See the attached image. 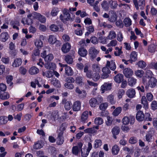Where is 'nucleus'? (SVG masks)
<instances>
[{
    "instance_id": "423d86ee",
    "label": "nucleus",
    "mask_w": 157,
    "mask_h": 157,
    "mask_svg": "<svg viewBox=\"0 0 157 157\" xmlns=\"http://www.w3.org/2000/svg\"><path fill=\"white\" fill-rule=\"evenodd\" d=\"M62 104L64 105V107L65 110H69L72 107V103L70 101H68L65 98L63 99L62 102Z\"/></svg>"
},
{
    "instance_id": "a19ab883",
    "label": "nucleus",
    "mask_w": 157,
    "mask_h": 157,
    "mask_svg": "<svg viewBox=\"0 0 157 157\" xmlns=\"http://www.w3.org/2000/svg\"><path fill=\"white\" fill-rule=\"evenodd\" d=\"M87 32L85 33V35L86 36H88L91 33L93 32L94 30V28L92 26H90L87 27Z\"/></svg>"
},
{
    "instance_id": "49530a36",
    "label": "nucleus",
    "mask_w": 157,
    "mask_h": 157,
    "mask_svg": "<svg viewBox=\"0 0 157 157\" xmlns=\"http://www.w3.org/2000/svg\"><path fill=\"white\" fill-rule=\"evenodd\" d=\"M116 36V35L115 32L113 31H111L109 33L108 38L111 40L115 38Z\"/></svg>"
},
{
    "instance_id": "7ed1b4c3",
    "label": "nucleus",
    "mask_w": 157,
    "mask_h": 157,
    "mask_svg": "<svg viewBox=\"0 0 157 157\" xmlns=\"http://www.w3.org/2000/svg\"><path fill=\"white\" fill-rule=\"evenodd\" d=\"M63 15L62 14L60 16V18L63 21H67L71 19V17L68 11L66 9H64L63 11Z\"/></svg>"
},
{
    "instance_id": "b1692460",
    "label": "nucleus",
    "mask_w": 157,
    "mask_h": 157,
    "mask_svg": "<svg viewBox=\"0 0 157 157\" xmlns=\"http://www.w3.org/2000/svg\"><path fill=\"white\" fill-rule=\"evenodd\" d=\"M21 59V58L15 59L12 64V66L14 67H17L21 65L22 63Z\"/></svg>"
},
{
    "instance_id": "37998d69",
    "label": "nucleus",
    "mask_w": 157,
    "mask_h": 157,
    "mask_svg": "<svg viewBox=\"0 0 157 157\" xmlns=\"http://www.w3.org/2000/svg\"><path fill=\"white\" fill-rule=\"evenodd\" d=\"M102 145V141L99 139H97L95 140L94 145V147L97 148L101 146Z\"/></svg>"
},
{
    "instance_id": "dca6fc26",
    "label": "nucleus",
    "mask_w": 157,
    "mask_h": 157,
    "mask_svg": "<svg viewBox=\"0 0 157 157\" xmlns=\"http://www.w3.org/2000/svg\"><path fill=\"white\" fill-rule=\"evenodd\" d=\"M71 45L68 43H67L63 45L61 49L62 52L64 53L68 52L71 49Z\"/></svg>"
},
{
    "instance_id": "5fc2aeb1",
    "label": "nucleus",
    "mask_w": 157,
    "mask_h": 157,
    "mask_svg": "<svg viewBox=\"0 0 157 157\" xmlns=\"http://www.w3.org/2000/svg\"><path fill=\"white\" fill-rule=\"evenodd\" d=\"M95 124H101L103 122V121L102 118L101 117L96 118L94 120Z\"/></svg>"
},
{
    "instance_id": "864d4df0",
    "label": "nucleus",
    "mask_w": 157,
    "mask_h": 157,
    "mask_svg": "<svg viewBox=\"0 0 157 157\" xmlns=\"http://www.w3.org/2000/svg\"><path fill=\"white\" fill-rule=\"evenodd\" d=\"M144 72L142 70H138L135 72V74L137 77H142L144 74Z\"/></svg>"
},
{
    "instance_id": "1a4fd4ad",
    "label": "nucleus",
    "mask_w": 157,
    "mask_h": 157,
    "mask_svg": "<svg viewBox=\"0 0 157 157\" xmlns=\"http://www.w3.org/2000/svg\"><path fill=\"white\" fill-rule=\"evenodd\" d=\"M111 83H104L101 86V90L102 93H104L105 91L110 90L111 89Z\"/></svg>"
},
{
    "instance_id": "0eeeda50",
    "label": "nucleus",
    "mask_w": 157,
    "mask_h": 157,
    "mask_svg": "<svg viewBox=\"0 0 157 157\" xmlns=\"http://www.w3.org/2000/svg\"><path fill=\"white\" fill-rule=\"evenodd\" d=\"M75 92L77 94L78 96L81 98H83L86 97V93L84 90H81L78 87H77L75 89Z\"/></svg>"
},
{
    "instance_id": "09e8293b",
    "label": "nucleus",
    "mask_w": 157,
    "mask_h": 157,
    "mask_svg": "<svg viewBox=\"0 0 157 157\" xmlns=\"http://www.w3.org/2000/svg\"><path fill=\"white\" fill-rule=\"evenodd\" d=\"M138 66L141 68H144L146 66L147 64L143 60L139 61L137 64Z\"/></svg>"
},
{
    "instance_id": "338daca9",
    "label": "nucleus",
    "mask_w": 157,
    "mask_h": 157,
    "mask_svg": "<svg viewBox=\"0 0 157 157\" xmlns=\"http://www.w3.org/2000/svg\"><path fill=\"white\" fill-rule=\"evenodd\" d=\"M79 150V149L78 146H74L72 149V153L75 155H77L78 153Z\"/></svg>"
},
{
    "instance_id": "20e7f679",
    "label": "nucleus",
    "mask_w": 157,
    "mask_h": 157,
    "mask_svg": "<svg viewBox=\"0 0 157 157\" xmlns=\"http://www.w3.org/2000/svg\"><path fill=\"white\" fill-rule=\"evenodd\" d=\"M98 52L94 47H91L89 50V55L92 60H93L98 54Z\"/></svg>"
},
{
    "instance_id": "a878e982",
    "label": "nucleus",
    "mask_w": 157,
    "mask_h": 157,
    "mask_svg": "<svg viewBox=\"0 0 157 157\" xmlns=\"http://www.w3.org/2000/svg\"><path fill=\"white\" fill-rule=\"evenodd\" d=\"M120 151L119 147L117 145L113 146L112 149V153L114 155H116L118 154Z\"/></svg>"
},
{
    "instance_id": "ea45409f",
    "label": "nucleus",
    "mask_w": 157,
    "mask_h": 157,
    "mask_svg": "<svg viewBox=\"0 0 157 157\" xmlns=\"http://www.w3.org/2000/svg\"><path fill=\"white\" fill-rule=\"evenodd\" d=\"M52 84L57 87H60L61 86L60 82L56 79H52L51 82Z\"/></svg>"
},
{
    "instance_id": "39448f33",
    "label": "nucleus",
    "mask_w": 157,
    "mask_h": 157,
    "mask_svg": "<svg viewBox=\"0 0 157 157\" xmlns=\"http://www.w3.org/2000/svg\"><path fill=\"white\" fill-rule=\"evenodd\" d=\"M62 67H65V74L68 76H71L73 74V71L72 68L67 64H61Z\"/></svg>"
},
{
    "instance_id": "4468645a",
    "label": "nucleus",
    "mask_w": 157,
    "mask_h": 157,
    "mask_svg": "<svg viewBox=\"0 0 157 157\" xmlns=\"http://www.w3.org/2000/svg\"><path fill=\"white\" fill-rule=\"evenodd\" d=\"M98 126L96 125L94 126L91 128H89L84 130V131L85 133H89L93 134L97 132V130L95 129H98Z\"/></svg>"
},
{
    "instance_id": "2f4dec72",
    "label": "nucleus",
    "mask_w": 157,
    "mask_h": 157,
    "mask_svg": "<svg viewBox=\"0 0 157 157\" xmlns=\"http://www.w3.org/2000/svg\"><path fill=\"white\" fill-rule=\"evenodd\" d=\"M123 22L124 26L127 27L132 25V21L128 17L125 18Z\"/></svg>"
},
{
    "instance_id": "a18cd8bd",
    "label": "nucleus",
    "mask_w": 157,
    "mask_h": 157,
    "mask_svg": "<svg viewBox=\"0 0 157 157\" xmlns=\"http://www.w3.org/2000/svg\"><path fill=\"white\" fill-rule=\"evenodd\" d=\"M130 58L132 61H135L137 59V54L135 52H132L130 54Z\"/></svg>"
},
{
    "instance_id": "c9c22d12",
    "label": "nucleus",
    "mask_w": 157,
    "mask_h": 157,
    "mask_svg": "<svg viewBox=\"0 0 157 157\" xmlns=\"http://www.w3.org/2000/svg\"><path fill=\"white\" fill-rule=\"evenodd\" d=\"M153 133V131H150L148 132L147 133L146 136V141L150 142L152 139V135Z\"/></svg>"
},
{
    "instance_id": "cd10ccee",
    "label": "nucleus",
    "mask_w": 157,
    "mask_h": 157,
    "mask_svg": "<svg viewBox=\"0 0 157 157\" xmlns=\"http://www.w3.org/2000/svg\"><path fill=\"white\" fill-rule=\"evenodd\" d=\"M45 68L47 69L53 70L56 67V65L54 63H47L44 65Z\"/></svg>"
},
{
    "instance_id": "8fccbe9b",
    "label": "nucleus",
    "mask_w": 157,
    "mask_h": 157,
    "mask_svg": "<svg viewBox=\"0 0 157 157\" xmlns=\"http://www.w3.org/2000/svg\"><path fill=\"white\" fill-rule=\"evenodd\" d=\"M107 101H109L112 104H114L115 102V101L114 99V96L112 94L109 95L107 97Z\"/></svg>"
},
{
    "instance_id": "aec40b11",
    "label": "nucleus",
    "mask_w": 157,
    "mask_h": 157,
    "mask_svg": "<svg viewBox=\"0 0 157 157\" xmlns=\"http://www.w3.org/2000/svg\"><path fill=\"white\" fill-rule=\"evenodd\" d=\"M9 37V36L7 32L2 33L0 35V40L3 42H6Z\"/></svg>"
},
{
    "instance_id": "13d9d810",
    "label": "nucleus",
    "mask_w": 157,
    "mask_h": 157,
    "mask_svg": "<svg viewBox=\"0 0 157 157\" xmlns=\"http://www.w3.org/2000/svg\"><path fill=\"white\" fill-rule=\"evenodd\" d=\"M101 5L104 9L106 10H108L109 7L107 1H103L101 4Z\"/></svg>"
},
{
    "instance_id": "4c0bfd02",
    "label": "nucleus",
    "mask_w": 157,
    "mask_h": 157,
    "mask_svg": "<svg viewBox=\"0 0 157 157\" xmlns=\"http://www.w3.org/2000/svg\"><path fill=\"white\" fill-rule=\"evenodd\" d=\"M34 42L35 46L38 48H40L43 46V42L40 39H36Z\"/></svg>"
},
{
    "instance_id": "4be33fe9",
    "label": "nucleus",
    "mask_w": 157,
    "mask_h": 157,
    "mask_svg": "<svg viewBox=\"0 0 157 157\" xmlns=\"http://www.w3.org/2000/svg\"><path fill=\"white\" fill-rule=\"evenodd\" d=\"M88 116V112L87 111H85L83 113L81 116V121L85 123L86 122Z\"/></svg>"
},
{
    "instance_id": "f257e3e1",
    "label": "nucleus",
    "mask_w": 157,
    "mask_h": 157,
    "mask_svg": "<svg viewBox=\"0 0 157 157\" xmlns=\"http://www.w3.org/2000/svg\"><path fill=\"white\" fill-rule=\"evenodd\" d=\"M92 70H89V66L88 64H85L84 68V72L86 73V77L90 78H92L95 82L98 81L100 78L99 72L100 71V68L98 65L94 64L92 66Z\"/></svg>"
},
{
    "instance_id": "e433bc0d",
    "label": "nucleus",
    "mask_w": 157,
    "mask_h": 157,
    "mask_svg": "<svg viewBox=\"0 0 157 157\" xmlns=\"http://www.w3.org/2000/svg\"><path fill=\"white\" fill-rule=\"evenodd\" d=\"M56 37L53 35H50L49 36L48 41L51 44H53L56 41Z\"/></svg>"
},
{
    "instance_id": "c03bdc74",
    "label": "nucleus",
    "mask_w": 157,
    "mask_h": 157,
    "mask_svg": "<svg viewBox=\"0 0 157 157\" xmlns=\"http://www.w3.org/2000/svg\"><path fill=\"white\" fill-rule=\"evenodd\" d=\"M44 59L46 62L48 63L50 62L53 59V56L52 54H49L44 57Z\"/></svg>"
},
{
    "instance_id": "6ab92c4d",
    "label": "nucleus",
    "mask_w": 157,
    "mask_h": 157,
    "mask_svg": "<svg viewBox=\"0 0 157 157\" xmlns=\"http://www.w3.org/2000/svg\"><path fill=\"white\" fill-rule=\"evenodd\" d=\"M136 119L138 121H142L144 119V115L142 111H138L136 114Z\"/></svg>"
},
{
    "instance_id": "e2e57ef3",
    "label": "nucleus",
    "mask_w": 157,
    "mask_h": 157,
    "mask_svg": "<svg viewBox=\"0 0 157 157\" xmlns=\"http://www.w3.org/2000/svg\"><path fill=\"white\" fill-rule=\"evenodd\" d=\"M58 113L57 111L52 112L51 114V118L54 120L56 118H58L59 116Z\"/></svg>"
},
{
    "instance_id": "9b49d317",
    "label": "nucleus",
    "mask_w": 157,
    "mask_h": 157,
    "mask_svg": "<svg viewBox=\"0 0 157 157\" xmlns=\"http://www.w3.org/2000/svg\"><path fill=\"white\" fill-rule=\"evenodd\" d=\"M111 15L108 19V20L111 22H115L117 19V16L115 12L113 10L110 11Z\"/></svg>"
},
{
    "instance_id": "ddd939ff",
    "label": "nucleus",
    "mask_w": 157,
    "mask_h": 157,
    "mask_svg": "<svg viewBox=\"0 0 157 157\" xmlns=\"http://www.w3.org/2000/svg\"><path fill=\"white\" fill-rule=\"evenodd\" d=\"M81 107V102L79 101H77L74 102L72 106V109L75 111H78L79 110Z\"/></svg>"
},
{
    "instance_id": "c756f323",
    "label": "nucleus",
    "mask_w": 157,
    "mask_h": 157,
    "mask_svg": "<svg viewBox=\"0 0 157 157\" xmlns=\"http://www.w3.org/2000/svg\"><path fill=\"white\" fill-rule=\"evenodd\" d=\"M75 80V83L78 85L82 86L83 84V78L82 76H78L76 78Z\"/></svg>"
},
{
    "instance_id": "f8f14e48",
    "label": "nucleus",
    "mask_w": 157,
    "mask_h": 157,
    "mask_svg": "<svg viewBox=\"0 0 157 157\" xmlns=\"http://www.w3.org/2000/svg\"><path fill=\"white\" fill-rule=\"evenodd\" d=\"M105 67H107L112 71H114L116 68V65L115 62L113 60L110 61H107Z\"/></svg>"
},
{
    "instance_id": "f704fd0d",
    "label": "nucleus",
    "mask_w": 157,
    "mask_h": 157,
    "mask_svg": "<svg viewBox=\"0 0 157 157\" xmlns=\"http://www.w3.org/2000/svg\"><path fill=\"white\" fill-rule=\"evenodd\" d=\"M65 60L67 63L69 64L72 63L73 62L72 56L69 55H67L65 57Z\"/></svg>"
},
{
    "instance_id": "412c9836",
    "label": "nucleus",
    "mask_w": 157,
    "mask_h": 157,
    "mask_svg": "<svg viewBox=\"0 0 157 157\" xmlns=\"http://www.w3.org/2000/svg\"><path fill=\"white\" fill-rule=\"evenodd\" d=\"M114 79L117 83H120L123 80V75L122 74H118L114 77Z\"/></svg>"
},
{
    "instance_id": "0e129e2a",
    "label": "nucleus",
    "mask_w": 157,
    "mask_h": 157,
    "mask_svg": "<svg viewBox=\"0 0 157 157\" xmlns=\"http://www.w3.org/2000/svg\"><path fill=\"white\" fill-rule=\"evenodd\" d=\"M58 12L59 10L57 8H53L52 10L51 14L53 17L57 15Z\"/></svg>"
},
{
    "instance_id": "9d476101",
    "label": "nucleus",
    "mask_w": 157,
    "mask_h": 157,
    "mask_svg": "<svg viewBox=\"0 0 157 157\" xmlns=\"http://www.w3.org/2000/svg\"><path fill=\"white\" fill-rule=\"evenodd\" d=\"M123 74L125 77L129 78L132 76L133 74V72L130 68H126L123 70Z\"/></svg>"
},
{
    "instance_id": "a211bd4d",
    "label": "nucleus",
    "mask_w": 157,
    "mask_h": 157,
    "mask_svg": "<svg viewBox=\"0 0 157 157\" xmlns=\"http://www.w3.org/2000/svg\"><path fill=\"white\" fill-rule=\"evenodd\" d=\"M88 147L86 150V153L84 152L83 153L82 150H81V155L83 157H86L88 155L90 150L92 148V145L91 144L90 142L88 143Z\"/></svg>"
},
{
    "instance_id": "58836bf2",
    "label": "nucleus",
    "mask_w": 157,
    "mask_h": 157,
    "mask_svg": "<svg viewBox=\"0 0 157 157\" xmlns=\"http://www.w3.org/2000/svg\"><path fill=\"white\" fill-rule=\"evenodd\" d=\"M109 4L110 8L112 9H115L117 7L118 4L116 1H113V0H110L109 2Z\"/></svg>"
},
{
    "instance_id": "7c9ffc66",
    "label": "nucleus",
    "mask_w": 157,
    "mask_h": 157,
    "mask_svg": "<svg viewBox=\"0 0 157 157\" xmlns=\"http://www.w3.org/2000/svg\"><path fill=\"white\" fill-rule=\"evenodd\" d=\"M10 98V95L7 92H3L2 93L0 91V98L2 100H6Z\"/></svg>"
},
{
    "instance_id": "6e6d98bb",
    "label": "nucleus",
    "mask_w": 157,
    "mask_h": 157,
    "mask_svg": "<svg viewBox=\"0 0 157 157\" xmlns=\"http://www.w3.org/2000/svg\"><path fill=\"white\" fill-rule=\"evenodd\" d=\"M7 118L5 116L0 117V123L1 124H5L7 123Z\"/></svg>"
},
{
    "instance_id": "bf43d9fd",
    "label": "nucleus",
    "mask_w": 157,
    "mask_h": 157,
    "mask_svg": "<svg viewBox=\"0 0 157 157\" xmlns=\"http://www.w3.org/2000/svg\"><path fill=\"white\" fill-rule=\"evenodd\" d=\"M108 106V103L107 102L103 103L100 104L99 106L101 110H105Z\"/></svg>"
},
{
    "instance_id": "f3484780",
    "label": "nucleus",
    "mask_w": 157,
    "mask_h": 157,
    "mask_svg": "<svg viewBox=\"0 0 157 157\" xmlns=\"http://www.w3.org/2000/svg\"><path fill=\"white\" fill-rule=\"evenodd\" d=\"M127 96L129 98H134L136 94V92L134 89L132 88L129 89L126 93Z\"/></svg>"
},
{
    "instance_id": "69168bd1",
    "label": "nucleus",
    "mask_w": 157,
    "mask_h": 157,
    "mask_svg": "<svg viewBox=\"0 0 157 157\" xmlns=\"http://www.w3.org/2000/svg\"><path fill=\"white\" fill-rule=\"evenodd\" d=\"M65 81L66 82V83H72L74 82L75 80L72 77H67L66 78Z\"/></svg>"
},
{
    "instance_id": "774afa93",
    "label": "nucleus",
    "mask_w": 157,
    "mask_h": 157,
    "mask_svg": "<svg viewBox=\"0 0 157 157\" xmlns=\"http://www.w3.org/2000/svg\"><path fill=\"white\" fill-rule=\"evenodd\" d=\"M151 107L152 109L154 110L157 109V101H153L151 103Z\"/></svg>"
},
{
    "instance_id": "6e6552de",
    "label": "nucleus",
    "mask_w": 157,
    "mask_h": 157,
    "mask_svg": "<svg viewBox=\"0 0 157 157\" xmlns=\"http://www.w3.org/2000/svg\"><path fill=\"white\" fill-rule=\"evenodd\" d=\"M63 132L61 131L58 133L56 142L57 144L58 145L62 144L64 141V139L63 137Z\"/></svg>"
},
{
    "instance_id": "72a5a7b5",
    "label": "nucleus",
    "mask_w": 157,
    "mask_h": 157,
    "mask_svg": "<svg viewBox=\"0 0 157 157\" xmlns=\"http://www.w3.org/2000/svg\"><path fill=\"white\" fill-rule=\"evenodd\" d=\"M120 132V128L119 127L116 126L114 127L112 130V132L113 135H117Z\"/></svg>"
},
{
    "instance_id": "4d7b16f0",
    "label": "nucleus",
    "mask_w": 157,
    "mask_h": 157,
    "mask_svg": "<svg viewBox=\"0 0 157 157\" xmlns=\"http://www.w3.org/2000/svg\"><path fill=\"white\" fill-rule=\"evenodd\" d=\"M156 49V46L154 44H151L148 46V50L151 52L154 53L155 52Z\"/></svg>"
},
{
    "instance_id": "79ce46f5",
    "label": "nucleus",
    "mask_w": 157,
    "mask_h": 157,
    "mask_svg": "<svg viewBox=\"0 0 157 157\" xmlns=\"http://www.w3.org/2000/svg\"><path fill=\"white\" fill-rule=\"evenodd\" d=\"M136 79L133 77L130 78L128 79V84L131 86H132L136 83Z\"/></svg>"
},
{
    "instance_id": "3c124183",
    "label": "nucleus",
    "mask_w": 157,
    "mask_h": 157,
    "mask_svg": "<svg viewBox=\"0 0 157 157\" xmlns=\"http://www.w3.org/2000/svg\"><path fill=\"white\" fill-rule=\"evenodd\" d=\"M7 82L8 84H9L10 86H11L13 83L12 81L13 79V76L11 75H8L6 77Z\"/></svg>"
},
{
    "instance_id": "052dcab7",
    "label": "nucleus",
    "mask_w": 157,
    "mask_h": 157,
    "mask_svg": "<svg viewBox=\"0 0 157 157\" xmlns=\"http://www.w3.org/2000/svg\"><path fill=\"white\" fill-rule=\"evenodd\" d=\"M121 107H118L114 110L113 112V114L115 116H117L121 113Z\"/></svg>"
},
{
    "instance_id": "473e14b6",
    "label": "nucleus",
    "mask_w": 157,
    "mask_h": 157,
    "mask_svg": "<svg viewBox=\"0 0 157 157\" xmlns=\"http://www.w3.org/2000/svg\"><path fill=\"white\" fill-rule=\"evenodd\" d=\"M11 25L13 26V29H16L18 30L19 28L18 26H19V22L17 21H12L10 22Z\"/></svg>"
},
{
    "instance_id": "c85d7f7f",
    "label": "nucleus",
    "mask_w": 157,
    "mask_h": 157,
    "mask_svg": "<svg viewBox=\"0 0 157 157\" xmlns=\"http://www.w3.org/2000/svg\"><path fill=\"white\" fill-rule=\"evenodd\" d=\"M78 53L81 56H85L87 53V52L86 49L84 48H80L78 50Z\"/></svg>"
},
{
    "instance_id": "5701e85b",
    "label": "nucleus",
    "mask_w": 157,
    "mask_h": 157,
    "mask_svg": "<svg viewBox=\"0 0 157 157\" xmlns=\"http://www.w3.org/2000/svg\"><path fill=\"white\" fill-rule=\"evenodd\" d=\"M39 72V70L36 67L33 66L31 67L29 71V74L31 75H35Z\"/></svg>"
},
{
    "instance_id": "bb28decb",
    "label": "nucleus",
    "mask_w": 157,
    "mask_h": 157,
    "mask_svg": "<svg viewBox=\"0 0 157 157\" xmlns=\"http://www.w3.org/2000/svg\"><path fill=\"white\" fill-rule=\"evenodd\" d=\"M141 102L142 104L143 105L145 109H147L148 108V105L147 99L145 96H143L142 97Z\"/></svg>"
},
{
    "instance_id": "de8ad7c7",
    "label": "nucleus",
    "mask_w": 157,
    "mask_h": 157,
    "mask_svg": "<svg viewBox=\"0 0 157 157\" xmlns=\"http://www.w3.org/2000/svg\"><path fill=\"white\" fill-rule=\"evenodd\" d=\"M64 86L66 89L72 90L74 89V86L72 83H65L64 84Z\"/></svg>"
},
{
    "instance_id": "680f3d73",
    "label": "nucleus",
    "mask_w": 157,
    "mask_h": 157,
    "mask_svg": "<svg viewBox=\"0 0 157 157\" xmlns=\"http://www.w3.org/2000/svg\"><path fill=\"white\" fill-rule=\"evenodd\" d=\"M50 29L52 31L57 32L58 31L59 28L55 24H52L50 26Z\"/></svg>"
},
{
    "instance_id": "f03ea898",
    "label": "nucleus",
    "mask_w": 157,
    "mask_h": 157,
    "mask_svg": "<svg viewBox=\"0 0 157 157\" xmlns=\"http://www.w3.org/2000/svg\"><path fill=\"white\" fill-rule=\"evenodd\" d=\"M102 73L101 75V78L104 79L108 78L110 76L111 71L107 67H104L102 69Z\"/></svg>"
},
{
    "instance_id": "603ef678",
    "label": "nucleus",
    "mask_w": 157,
    "mask_h": 157,
    "mask_svg": "<svg viewBox=\"0 0 157 157\" xmlns=\"http://www.w3.org/2000/svg\"><path fill=\"white\" fill-rule=\"evenodd\" d=\"M145 1L144 0H140L138 2V6L140 7L141 10H143L145 6Z\"/></svg>"
},
{
    "instance_id": "393cba45",
    "label": "nucleus",
    "mask_w": 157,
    "mask_h": 157,
    "mask_svg": "<svg viewBox=\"0 0 157 157\" xmlns=\"http://www.w3.org/2000/svg\"><path fill=\"white\" fill-rule=\"evenodd\" d=\"M89 103L90 106L92 107H95L98 105L95 98H91L89 101Z\"/></svg>"
},
{
    "instance_id": "2eb2a0df",
    "label": "nucleus",
    "mask_w": 157,
    "mask_h": 157,
    "mask_svg": "<svg viewBox=\"0 0 157 157\" xmlns=\"http://www.w3.org/2000/svg\"><path fill=\"white\" fill-rule=\"evenodd\" d=\"M157 82V80L155 78L151 77L148 81V86L151 88L155 87L156 85Z\"/></svg>"
}]
</instances>
